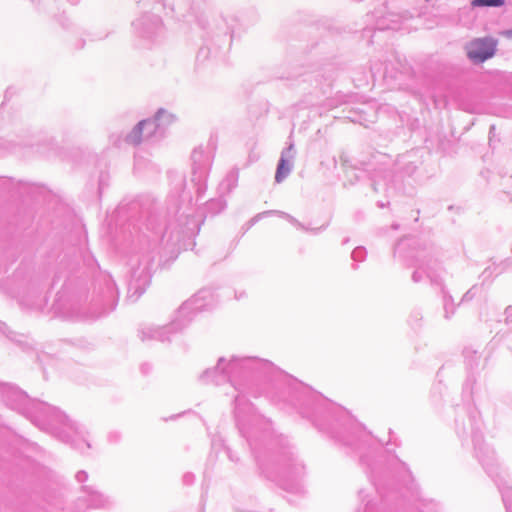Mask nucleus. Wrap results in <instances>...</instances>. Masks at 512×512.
Returning <instances> with one entry per match:
<instances>
[{
  "mask_svg": "<svg viewBox=\"0 0 512 512\" xmlns=\"http://www.w3.org/2000/svg\"><path fill=\"white\" fill-rule=\"evenodd\" d=\"M496 42L491 38H480L471 41L467 47L468 57L475 62H484L492 57Z\"/></svg>",
  "mask_w": 512,
  "mask_h": 512,
  "instance_id": "f257e3e1",
  "label": "nucleus"
},
{
  "mask_svg": "<svg viewBox=\"0 0 512 512\" xmlns=\"http://www.w3.org/2000/svg\"><path fill=\"white\" fill-rule=\"evenodd\" d=\"M289 173V167L286 164L285 159H281L277 168L275 179L277 182H281Z\"/></svg>",
  "mask_w": 512,
  "mask_h": 512,
  "instance_id": "f03ea898",
  "label": "nucleus"
},
{
  "mask_svg": "<svg viewBox=\"0 0 512 512\" xmlns=\"http://www.w3.org/2000/svg\"><path fill=\"white\" fill-rule=\"evenodd\" d=\"M504 0H473L472 6L474 7H484V6H502L504 5Z\"/></svg>",
  "mask_w": 512,
  "mask_h": 512,
  "instance_id": "7ed1b4c3",
  "label": "nucleus"
},
{
  "mask_svg": "<svg viewBox=\"0 0 512 512\" xmlns=\"http://www.w3.org/2000/svg\"><path fill=\"white\" fill-rule=\"evenodd\" d=\"M149 124L148 121H142L140 122L137 127L134 129L132 135H131V141L133 143H138L140 141V134L142 132V129L145 125Z\"/></svg>",
  "mask_w": 512,
  "mask_h": 512,
  "instance_id": "20e7f679",
  "label": "nucleus"
},
{
  "mask_svg": "<svg viewBox=\"0 0 512 512\" xmlns=\"http://www.w3.org/2000/svg\"><path fill=\"white\" fill-rule=\"evenodd\" d=\"M505 35H507L508 37H512V31L505 32Z\"/></svg>",
  "mask_w": 512,
  "mask_h": 512,
  "instance_id": "39448f33",
  "label": "nucleus"
}]
</instances>
